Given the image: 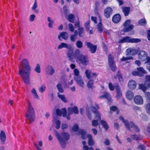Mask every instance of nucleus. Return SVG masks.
I'll return each mask as SVG.
<instances>
[{
  "label": "nucleus",
  "instance_id": "obj_1",
  "mask_svg": "<svg viewBox=\"0 0 150 150\" xmlns=\"http://www.w3.org/2000/svg\"><path fill=\"white\" fill-rule=\"evenodd\" d=\"M20 65L23 67V68L19 67L18 75L21 76L25 83L29 84L31 67L29 64L28 60L26 59H22Z\"/></svg>",
  "mask_w": 150,
  "mask_h": 150
},
{
  "label": "nucleus",
  "instance_id": "obj_2",
  "mask_svg": "<svg viewBox=\"0 0 150 150\" xmlns=\"http://www.w3.org/2000/svg\"><path fill=\"white\" fill-rule=\"evenodd\" d=\"M80 51L79 49H76L74 52L72 47H70L69 48L68 52L67 54L69 60L71 61L72 62L74 58L77 59L82 65H87L89 63L88 56L82 54H80Z\"/></svg>",
  "mask_w": 150,
  "mask_h": 150
},
{
  "label": "nucleus",
  "instance_id": "obj_3",
  "mask_svg": "<svg viewBox=\"0 0 150 150\" xmlns=\"http://www.w3.org/2000/svg\"><path fill=\"white\" fill-rule=\"evenodd\" d=\"M25 117L30 121V123L33 122L35 119V112L34 108L30 102L28 103L27 111L26 112Z\"/></svg>",
  "mask_w": 150,
  "mask_h": 150
},
{
  "label": "nucleus",
  "instance_id": "obj_4",
  "mask_svg": "<svg viewBox=\"0 0 150 150\" xmlns=\"http://www.w3.org/2000/svg\"><path fill=\"white\" fill-rule=\"evenodd\" d=\"M119 118L120 120L124 123L125 126L130 131L131 128H133L136 132H139V127L135 125L133 122H129L127 120H125L123 117L122 116H120Z\"/></svg>",
  "mask_w": 150,
  "mask_h": 150
},
{
  "label": "nucleus",
  "instance_id": "obj_5",
  "mask_svg": "<svg viewBox=\"0 0 150 150\" xmlns=\"http://www.w3.org/2000/svg\"><path fill=\"white\" fill-rule=\"evenodd\" d=\"M91 70L86 69L85 71V74L87 78L89 79L87 83V86L88 88L92 89L94 87L93 86L94 80L90 79L91 76Z\"/></svg>",
  "mask_w": 150,
  "mask_h": 150
},
{
  "label": "nucleus",
  "instance_id": "obj_6",
  "mask_svg": "<svg viewBox=\"0 0 150 150\" xmlns=\"http://www.w3.org/2000/svg\"><path fill=\"white\" fill-rule=\"evenodd\" d=\"M141 40L138 38H131L130 37L125 36L119 40V43H137L140 42Z\"/></svg>",
  "mask_w": 150,
  "mask_h": 150
},
{
  "label": "nucleus",
  "instance_id": "obj_7",
  "mask_svg": "<svg viewBox=\"0 0 150 150\" xmlns=\"http://www.w3.org/2000/svg\"><path fill=\"white\" fill-rule=\"evenodd\" d=\"M108 62L111 70L113 71H115L117 67L115 62L114 57L111 54H109L108 56Z\"/></svg>",
  "mask_w": 150,
  "mask_h": 150
},
{
  "label": "nucleus",
  "instance_id": "obj_8",
  "mask_svg": "<svg viewBox=\"0 0 150 150\" xmlns=\"http://www.w3.org/2000/svg\"><path fill=\"white\" fill-rule=\"evenodd\" d=\"M137 71H133L132 74L134 76H138L139 77L143 76L144 74L147 73L146 71L142 67H139L137 68Z\"/></svg>",
  "mask_w": 150,
  "mask_h": 150
},
{
  "label": "nucleus",
  "instance_id": "obj_9",
  "mask_svg": "<svg viewBox=\"0 0 150 150\" xmlns=\"http://www.w3.org/2000/svg\"><path fill=\"white\" fill-rule=\"evenodd\" d=\"M145 80L144 84L141 83L139 85V88L142 90L144 93L147 89H150V82H149L146 77H145Z\"/></svg>",
  "mask_w": 150,
  "mask_h": 150
},
{
  "label": "nucleus",
  "instance_id": "obj_10",
  "mask_svg": "<svg viewBox=\"0 0 150 150\" xmlns=\"http://www.w3.org/2000/svg\"><path fill=\"white\" fill-rule=\"evenodd\" d=\"M131 21L130 20H127L124 23V28L123 29V31L124 32H127L131 31L134 28L133 25L129 24L130 23Z\"/></svg>",
  "mask_w": 150,
  "mask_h": 150
},
{
  "label": "nucleus",
  "instance_id": "obj_11",
  "mask_svg": "<svg viewBox=\"0 0 150 150\" xmlns=\"http://www.w3.org/2000/svg\"><path fill=\"white\" fill-rule=\"evenodd\" d=\"M86 44L91 53L93 54L96 52L97 49V46L96 45H94L89 42H86Z\"/></svg>",
  "mask_w": 150,
  "mask_h": 150
},
{
  "label": "nucleus",
  "instance_id": "obj_12",
  "mask_svg": "<svg viewBox=\"0 0 150 150\" xmlns=\"http://www.w3.org/2000/svg\"><path fill=\"white\" fill-rule=\"evenodd\" d=\"M134 101L136 104L141 105L143 103L144 100L142 96L140 95H137L134 98Z\"/></svg>",
  "mask_w": 150,
  "mask_h": 150
},
{
  "label": "nucleus",
  "instance_id": "obj_13",
  "mask_svg": "<svg viewBox=\"0 0 150 150\" xmlns=\"http://www.w3.org/2000/svg\"><path fill=\"white\" fill-rule=\"evenodd\" d=\"M113 13V10L110 7H107L104 10V14L106 18H109Z\"/></svg>",
  "mask_w": 150,
  "mask_h": 150
},
{
  "label": "nucleus",
  "instance_id": "obj_14",
  "mask_svg": "<svg viewBox=\"0 0 150 150\" xmlns=\"http://www.w3.org/2000/svg\"><path fill=\"white\" fill-rule=\"evenodd\" d=\"M147 55V52L145 51L141 50L140 51L138 55L139 59L141 61H145L146 58V56Z\"/></svg>",
  "mask_w": 150,
  "mask_h": 150
},
{
  "label": "nucleus",
  "instance_id": "obj_15",
  "mask_svg": "<svg viewBox=\"0 0 150 150\" xmlns=\"http://www.w3.org/2000/svg\"><path fill=\"white\" fill-rule=\"evenodd\" d=\"M56 136L58 139L62 147V148H65L66 146L65 141L62 139L60 135L57 132H56Z\"/></svg>",
  "mask_w": 150,
  "mask_h": 150
},
{
  "label": "nucleus",
  "instance_id": "obj_16",
  "mask_svg": "<svg viewBox=\"0 0 150 150\" xmlns=\"http://www.w3.org/2000/svg\"><path fill=\"white\" fill-rule=\"evenodd\" d=\"M122 17L119 13H116L114 15L112 18V21L115 23H118L121 20Z\"/></svg>",
  "mask_w": 150,
  "mask_h": 150
},
{
  "label": "nucleus",
  "instance_id": "obj_17",
  "mask_svg": "<svg viewBox=\"0 0 150 150\" xmlns=\"http://www.w3.org/2000/svg\"><path fill=\"white\" fill-rule=\"evenodd\" d=\"M56 113L57 115L61 116L62 115L63 117H64L67 116V111L65 108L62 109V111L59 109H57L56 110Z\"/></svg>",
  "mask_w": 150,
  "mask_h": 150
},
{
  "label": "nucleus",
  "instance_id": "obj_18",
  "mask_svg": "<svg viewBox=\"0 0 150 150\" xmlns=\"http://www.w3.org/2000/svg\"><path fill=\"white\" fill-rule=\"evenodd\" d=\"M75 79L77 83L81 87H83L84 83L81 76L75 77Z\"/></svg>",
  "mask_w": 150,
  "mask_h": 150
},
{
  "label": "nucleus",
  "instance_id": "obj_19",
  "mask_svg": "<svg viewBox=\"0 0 150 150\" xmlns=\"http://www.w3.org/2000/svg\"><path fill=\"white\" fill-rule=\"evenodd\" d=\"M68 115H71L73 113L77 114L79 112V111L77 107L76 106H74L72 108L69 107L68 108Z\"/></svg>",
  "mask_w": 150,
  "mask_h": 150
},
{
  "label": "nucleus",
  "instance_id": "obj_20",
  "mask_svg": "<svg viewBox=\"0 0 150 150\" xmlns=\"http://www.w3.org/2000/svg\"><path fill=\"white\" fill-rule=\"evenodd\" d=\"M92 111L95 114V117L98 120H101V116L100 112L95 106H92Z\"/></svg>",
  "mask_w": 150,
  "mask_h": 150
},
{
  "label": "nucleus",
  "instance_id": "obj_21",
  "mask_svg": "<svg viewBox=\"0 0 150 150\" xmlns=\"http://www.w3.org/2000/svg\"><path fill=\"white\" fill-rule=\"evenodd\" d=\"M115 87L117 92L116 97L117 99H119L122 95V93L121 91L120 88L118 84L115 85Z\"/></svg>",
  "mask_w": 150,
  "mask_h": 150
},
{
  "label": "nucleus",
  "instance_id": "obj_22",
  "mask_svg": "<svg viewBox=\"0 0 150 150\" xmlns=\"http://www.w3.org/2000/svg\"><path fill=\"white\" fill-rule=\"evenodd\" d=\"M128 86L129 88L133 90L136 87V83L134 81L130 80L128 82Z\"/></svg>",
  "mask_w": 150,
  "mask_h": 150
},
{
  "label": "nucleus",
  "instance_id": "obj_23",
  "mask_svg": "<svg viewBox=\"0 0 150 150\" xmlns=\"http://www.w3.org/2000/svg\"><path fill=\"white\" fill-rule=\"evenodd\" d=\"M62 37V39L64 40H67L68 38V34L66 32H61L60 34L58 36V38L59 39L61 40V37Z\"/></svg>",
  "mask_w": 150,
  "mask_h": 150
},
{
  "label": "nucleus",
  "instance_id": "obj_24",
  "mask_svg": "<svg viewBox=\"0 0 150 150\" xmlns=\"http://www.w3.org/2000/svg\"><path fill=\"white\" fill-rule=\"evenodd\" d=\"M126 98L130 100L133 98L134 94L132 91L128 90L126 93Z\"/></svg>",
  "mask_w": 150,
  "mask_h": 150
},
{
  "label": "nucleus",
  "instance_id": "obj_25",
  "mask_svg": "<svg viewBox=\"0 0 150 150\" xmlns=\"http://www.w3.org/2000/svg\"><path fill=\"white\" fill-rule=\"evenodd\" d=\"M6 135L5 132L2 130L0 133V139L2 144H4L6 140Z\"/></svg>",
  "mask_w": 150,
  "mask_h": 150
},
{
  "label": "nucleus",
  "instance_id": "obj_26",
  "mask_svg": "<svg viewBox=\"0 0 150 150\" xmlns=\"http://www.w3.org/2000/svg\"><path fill=\"white\" fill-rule=\"evenodd\" d=\"M114 78L115 79H118L120 83L123 81L122 75L120 71L117 72L116 75L114 76Z\"/></svg>",
  "mask_w": 150,
  "mask_h": 150
},
{
  "label": "nucleus",
  "instance_id": "obj_27",
  "mask_svg": "<svg viewBox=\"0 0 150 150\" xmlns=\"http://www.w3.org/2000/svg\"><path fill=\"white\" fill-rule=\"evenodd\" d=\"M130 8L129 7L123 6L122 7V12L125 16H127L129 14Z\"/></svg>",
  "mask_w": 150,
  "mask_h": 150
},
{
  "label": "nucleus",
  "instance_id": "obj_28",
  "mask_svg": "<svg viewBox=\"0 0 150 150\" xmlns=\"http://www.w3.org/2000/svg\"><path fill=\"white\" fill-rule=\"evenodd\" d=\"M61 134L62 137H61L64 140L67 141L70 138V135L67 132H63Z\"/></svg>",
  "mask_w": 150,
  "mask_h": 150
},
{
  "label": "nucleus",
  "instance_id": "obj_29",
  "mask_svg": "<svg viewBox=\"0 0 150 150\" xmlns=\"http://www.w3.org/2000/svg\"><path fill=\"white\" fill-rule=\"evenodd\" d=\"M87 137L88 139V144L89 146H92L94 145V142L93 139L92 135L90 134H88L87 135Z\"/></svg>",
  "mask_w": 150,
  "mask_h": 150
},
{
  "label": "nucleus",
  "instance_id": "obj_30",
  "mask_svg": "<svg viewBox=\"0 0 150 150\" xmlns=\"http://www.w3.org/2000/svg\"><path fill=\"white\" fill-rule=\"evenodd\" d=\"M86 132L82 129H80L78 132V134L81 135V138L83 139H85L86 138Z\"/></svg>",
  "mask_w": 150,
  "mask_h": 150
},
{
  "label": "nucleus",
  "instance_id": "obj_31",
  "mask_svg": "<svg viewBox=\"0 0 150 150\" xmlns=\"http://www.w3.org/2000/svg\"><path fill=\"white\" fill-rule=\"evenodd\" d=\"M69 46H68L67 44L66 43L62 42L60 45H59L58 47V49H61L62 48H68V51L67 53L68 52L69 48L70 47H72L71 45H69Z\"/></svg>",
  "mask_w": 150,
  "mask_h": 150
},
{
  "label": "nucleus",
  "instance_id": "obj_32",
  "mask_svg": "<svg viewBox=\"0 0 150 150\" xmlns=\"http://www.w3.org/2000/svg\"><path fill=\"white\" fill-rule=\"evenodd\" d=\"M131 137L133 140L137 141L141 140L142 139V137L140 135L138 136L136 134L131 135Z\"/></svg>",
  "mask_w": 150,
  "mask_h": 150
},
{
  "label": "nucleus",
  "instance_id": "obj_33",
  "mask_svg": "<svg viewBox=\"0 0 150 150\" xmlns=\"http://www.w3.org/2000/svg\"><path fill=\"white\" fill-rule=\"evenodd\" d=\"M47 72H50V74L52 75L54 72L53 67L50 65H48L46 68Z\"/></svg>",
  "mask_w": 150,
  "mask_h": 150
},
{
  "label": "nucleus",
  "instance_id": "obj_34",
  "mask_svg": "<svg viewBox=\"0 0 150 150\" xmlns=\"http://www.w3.org/2000/svg\"><path fill=\"white\" fill-rule=\"evenodd\" d=\"M86 141H84L82 142V144L83 145V150H94L92 147H90L89 148L86 145Z\"/></svg>",
  "mask_w": 150,
  "mask_h": 150
},
{
  "label": "nucleus",
  "instance_id": "obj_35",
  "mask_svg": "<svg viewBox=\"0 0 150 150\" xmlns=\"http://www.w3.org/2000/svg\"><path fill=\"white\" fill-rule=\"evenodd\" d=\"M138 24L141 26L145 25L147 23L146 21L145 18L140 19L138 21Z\"/></svg>",
  "mask_w": 150,
  "mask_h": 150
},
{
  "label": "nucleus",
  "instance_id": "obj_36",
  "mask_svg": "<svg viewBox=\"0 0 150 150\" xmlns=\"http://www.w3.org/2000/svg\"><path fill=\"white\" fill-rule=\"evenodd\" d=\"M100 122L103 127L105 130H107L108 129L109 126L106 121L102 120H101Z\"/></svg>",
  "mask_w": 150,
  "mask_h": 150
},
{
  "label": "nucleus",
  "instance_id": "obj_37",
  "mask_svg": "<svg viewBox=\"0 0 150 150\" xmlns=\"http://www.w3.org/2000/svg\"><path fill=\"white\" fill-rule=\"evenodd\" d=\"M75 18V16L74 14H70L68 15V20L70 22L74 23V20Z\"/></svg>",
  "mask_w": 150,
  "mask_h": 150
},
{
  "label": "nucleus",
  "instance_id": "obj_38",
  "mask_svg": "<svg viewBox=\"0 0 150 150\" xmlns=\"http://www.w3.org/2000/svg\"><path fill=\"white\" fill-rule=\"evenodd\" d=\"M78 34L79 37H82V34L84 32V29L82 27H79L78 29Z\"/></svg>",
  "mask_w": 150,
  "mask_h": 150
},
{
  "label": "nucleus",
  "instance_id": "obj_39",
  "mask_svg": "<svg viewBox=\"0 0 150 150\" xmlns=\"http://www.w3.org/2000/svg\"><path fill=\"white\" fill-rule=\"evenodd\" d=\"M110 110L113 111H116L117 114H118L120 112V110L117 108L115 106H112L110 108Z\"/></svg>",
  "mask_w": 150,
  "mask_h": 150
},
{
  "label": "nucleus",
  "instance_id": "obj_40",
  "mask_svg": "<svg viewBox=\"0 0 150 150\" xmlns=\"http://www.w3.org/2000/svg\"><path fill=\"white\" fill-rule=\"evenodd\" d=\"M58 96L60 98L63 102L66 103L67 102V101L64 95H61L58 92L57 93Z\"/></svg>",
  "mask_w": 150,
  "mask_h": 150
},
{
  "label": "nucleus",
  "instance_id": "obj_41",
  "mask_svg": "<svg viewBox=\"0 0 150 150\" xmlns=\"http://www.w3.org/2000/svg\"><path fill=\"white\" fill-rule=\"evenodd\" d=\"M98 30L100 33H102L103 31L102 24L101 22H100L97 24Z\"/></svg>",
  "mask_w": 150,
  "mask_h": 150
},
{
  "label": "nucleus",
  "instance_id": "obj_42",
  "mask_svg": "<svg viewBox=\"0 0 150 150\" xmlns=\"http://www.w3.org/2000/svg\"><path fill=\"white\" fill-rule=\"evenodd\" d=\"M145 97L147 101L150 102V93L149 92H146L144 93Z\"/></svg>",
  "mask_w": 150,
  "mask_h": 150
},
{
  "label": "nucleus",
  "instance_id": "obj_43",
  "mask_svg": "<svg viewBox=\"0 0 150 150\" xmlns=\"http://www.w3.org/2000/svg\"><path fill=\"white\" fill-rule=\"evenodd\" d=\"M104 96L105 98L107 99L109 101L111 102V97L110 96L109 94L107 92H104Z\"/></svg>",
  "mask_w": 150,
  "mask_h": 150
},
{
  "label": "nucleus",
  "instance_id": "obj_44",
  "mask_svg": "<svg viewBox=\"0 0 150 150\" xmlns=\"http://www.w3.org/2000/svg\"><path fill=\"white\" fill-rule=\"evenodd\" d=\"M57 86L59 91L61 93H62L64 92V90L62 88V84L60 83L58 84Z\"/></svg>",
  "mask_w": 150,
  "mask_h": 150
},
{
  "label": "nucleus",
  "instance_id": "obj_45",
  "mask_svg": "<svg viewBox=\"0 0 150 150\" xmlns=\"http://www.w3.org/2000/svg\"><path fill=\"white\" fill-rule=\"evenodd\" d=\"M99 4L98 2H97L96 3V9L94 10V13L96 15L100 16V15L98 11L97 7L98 6H99Z\"/></svg>",
  "mask_w": 150,
  "mask_h": 150
},
{
  "label": "nucleus",
  "instance_id": "obj_46",
  "mask_svg": "<svg viewBox=\"0 0 150 150\" xmlns=\"http://www.w3.org/2000/svg\"><path fill=\"white\" fill-rule=\"evenodd\" d=\"M76 45L78 48H81L83 47V44L81 41L79 40L76 42Z\"/></svg>",
  "mask_w": 150,
  "mask_h": 150
},
{
  "label": "nucleus",
  "instance_id": "obj_47",
  "mask_svg": "<svg viewBox=\"0 0 150 150\" xmlns=\"http://www.w3.org/2000/svg\"><path fill=\"white\" fill-rule=\"evenodd\" d=\"M48 21L49 22L48 23V26L50 28L52 27V24L54 23L53 21L49 17H48Z\"/></svg>",
  "mask_w": 150,
  "mask_h": 150
},
{
  "label": "nucleus",
  "instance_id": "obj_48",
  "mask_svg": "<svg viewBox=\"0 0 150 150\" xmlns=\"http://www.w3.org/2000/svg\"><path fill=\"white\" fill-rule=\"evenodd\" d=\"M133 58L132 57H125L123 56L122 58L120 59V61L121 62L126 61L127 60L132 59Z\"/></svg>",
  "mask_w": 150,
  "mask_h": 150
},
{
  "label": "nucleus",
  "instance_id": "obj_49",
  "mask_svg": "<svg viewBox=\"0 0 150 150\" xmlns=\"http://www.w3.org/2000/svg\"><path fill=\"white\" fill-rule=\"evenodd\" d=\"M72 130L75 132L78 131L79 129V127L78 125L77 124H75L74 126L72 128Z\"/></svg>",
  "mask_w": 150,
  "mask_h": 150
},
{
  "label": "nucleus",
  "instance_id": "obj_50",
  "mask_svg": "<svg viewBox=\"0 0 150 150\" xmlns=\"http://www.w3.org/2000/svg\"><path fill=\"white\" fill-rule=\"evenodd\" d=\"M35 70L36 72L38 74H39L40 73V65L39 64H37L36 67L35 68Z\"/></svg>",
  "mask_w": 150,
  "mask_h": 150
},
{
  "label": "nucleus",
  "instance_id": "obj_51",
  "mask_svg": "<svg viewBox=\"0 0 150 150\" xmlns=\"http://www.w3.org/2000/svg\"><path fill=\"white\" fill-rule=\"evenodd\" d=\"M128 50V52L127 54H129L131 55L132 56L134 55L135 54V51L134 50L132 49L127 50Z\"/></svg>",
  "mask_w": 150,
  "mask_h": 150
},
{
  "label": "nucleus",
  "instance_id": "obj_52",
  "mask_svg": "<svg viewBox=\"0 0 150 150\" xmlns=\"http://www.w3.org/2000/svg\"><path fill=\"white\" fill-rule=\"evenodd\" d=\"M108 87L110 90L111 91H113L115 89V86H114L111 83H109L108 84Z\"/></svg>",
  "mask_w": 150,
  "mask_h": 150
},
{
  "label": "nucleus",
  "instance_id": "obj_53",
  "mask_svg": "<svg viewBox=\"0 0 150 150\" xmlns=\"http://www.w3.org/2000/svg\"><path fill=\"white\" fill-rule=\"evenodd\" d=\"M98 122L97 120H93L92 122V125L93 127H96L98 125Z\"/></svg>",
  "mask_w": 150,
  "mask_h": 150
},
{
  "label": "nucleus",
  "instance_id": "obj_54",
  "mask_svg": "<svg viewBox=\"0 0 150 150\" xmlns=\"http://www.w3.org/2000/svg\"><path fill=\"white\" fill-rule=\"evenodd\" d=\"M56 125L55 126V128L57 129H58L60 127L61 122L60 121L58 120L56 121Z\"/></svg>",
  "mask_w": 150,
  "mask_h": 150
},
{
  "label": "nucleus",
  "instance_id": "obj_55",
  "mask_svg": "<svg viewBox=\"0 0 150 150\" xmlns=\"http://www.w3.org/2000/svg\"><path fill=\"white\" fill-rule=\"evenodd\" d=\"M46 87L44 85H42L39 89V91L41 93H42L45 90Z\"/></svg>",
  "mask_w": 150,
  "mask_h": 150
},
{
  "label": "nucleus",
  "instance_id": "obj_56",
  "mask_svg": "<svg viewBox=\"0 0 150 150\" xmlns=\"http://www.w3.org/2000/svg\"><path fill=\"white\" fill-rule=\"evenodd\" d=\"M32 93L34 94V97L36 98H38V96L37 95L36 91L35 88H33L32 91Z\"/></svg>",
  "mask_w": 150,
  "mask_h": 150
},
{
  "label": "nucleus",
  "instance_id": "obj_57",
  "mask_svg": "<svg viewBox=\"0 0 150 150\" xmlns=\"http://www.w3.org/2000/svg\"><path fill=\"white\" fill-rule=\"evenodd\" d=\"M68 25L69 30L72 32H73L74 31V28L73 25L71 23H69Z\"/></svg>",
  "mask_w": 150,
  "mask_h": 150
},
{
  "label": "nucleus",
  "instance_id": "obj_58",
  "mask_svg": "<svg viewBox=\"0 0 150 150\" xmlns=\"http://www.w3.org/2000/svg\"><path fill=\"white\" fill-rule=\"evenodd\" d=\"M146 108L147 112L150 114V103L147 104L146 106Z\"/></svg>",
  "mask_w": 150,
  "mask_h": 150
},
{
  "label": "nucleus",
  "instance_id": "obj_59",
  "mask_svg": "<svg viewBox=\"0 0 150 150\" xmlns=\"http://www.w3.org/2000/svg\"><path fill=\"white\" fill-rule=\"evenodd\" d=\"M68 125L65 123H62V124L61 128L63 130H64L68 128Z\"/></svg>",
  "mask_w": 150,
  "mask_h": 150
},
{
  "label": "nucleus",
  "instance_id": "obj_60",
  "mask_svg": "<svg viewBox=\"0 0 150 150\" xmlns=\"http://www.w3.org/2000/svg\"><path fill=\"white\" fill-rule=\"evenodd\" d=\"M145 146L143 145H140L138 146V149H141L142 150H145Z\"/></svg>",
  "mask_w": 150,
  "mask_h": 150
},
{
  "label": "nucleus",
  "instance_id": "obj_61",
  "mask_svg": "<svg viewBox=\"0 0 150 150\" xmlns=\"http://www.w3.org/2000/svg\"><path fill=\"white\" fill-rule=\"evenodd\" d=\"M74 74L76 76V77H78V76H80L79 74V72L78 70L77 69H75L74 70Z\"/></svg>",
  "mask_w": 150,
  "mask_h": 150
},
{
  "label": "nucleus",
  "instance_id": "obj_62",
  "mask_svg": "<svg viewBox=\"0 0 150 150\" xmlns=\"http://www.w3.org/2000/svg\"><path fill=\"white\" fill-rule=\"evenodd\" d=\"M74 27L75 28L81 27L80 25V23L79 21H77L75 22L74 24Z\"/></svg>",
  "mask_w": 150,
  "mask_h": 150
},
{
  "label": "nucleus",
  "instance_id": "obj_63",
  "mask_svg": "<svg viewBox=\"0 0 150 150\" xmlns=\"http://www.w3.org/2000/svg\"><path fill=\"white\" fill-rule=\"evenodd\" d=\"M147 37L148 40L150 41V30L147 31Z\"/></svg>",
  "mask_w": 150,
  "mask_h": 150
},
{
  "label": "nucleus",
  "instance_id": "obj_64",
  "mask_svg": "<svg viewBox=\"0 0 150 150\" xmlns=\"http://www.w3.org/2000/svg\"><path fill=\"white\" fill-rule=\"evenodd\" d=\"M35 18V16L34 14H32L30 15V20L31 21H34Z\"/></svg>",
  "mask_w": 150,
  "mask_h": 150
}]
</instances>
